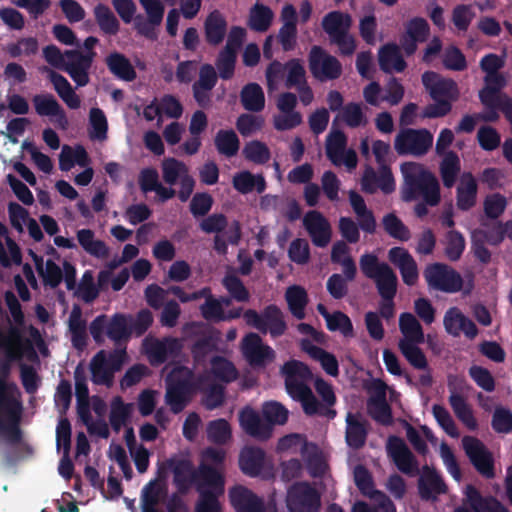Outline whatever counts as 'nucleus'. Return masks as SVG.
<instances>
[{"label":"nucleus","mask_w":512,"mask_h":512,"mask_svg":"<svg viewBox=\"0 0 512 512\" xmlns=\"http://www.w3.org/2000/svg\"><path fill=\"white\" fill-rule=\"evenodd\" d=\"M14 392H0V435L10 445H18L23 439L21 419L22 401Z\"/></svg>","instance_id":"nucleus-6"},{"label":"nucleus","mask_w":512,"mask_h":512,"mask_svg":"<svg viewBox=\"0 0 512 512\" xmlns=\"http://www.w3.org/2000/svg\"><path fill=\"white\" fill-rule=\"evenodd\" d=\"M286 81L285 86L287 88H296L307 82L306 70L302 61L298 58H293L285 63Z\"/></svg>","instance_id":"nucleus-55"},{"label":"nucleus","mask_w":512,"mask_h":512,"mask_svg":"<svg viewBox=\"0 0 512 512\" xmlns=\"http://www.w3.org/2000/svg\"><path fill=\"white\" fill-rule=\"evenodd\" d=\"M240 101L245 110L260 112L265 107V96L263 89L257 83L246 84L240 93Z\"/></svg>","instance_id":"nucleus-40"},{"label":"nucleus","mask_w":512,"mask_h":512,"mask_svg":"<svg viewBox=\"0 0 512 512\" xmlns=\"http://www.w3.org/2000/svg\"><path fill=\"white\" fill-rule=\"evenodd\" d=\"M434 136L426 128L404 127L394 139V149L399 156H425L433 146Z\"/></svg>","instance_id":"nucleus-7"},{"label":"nucleus","mask_w":512,"mask_h":512,"mask_svg":"<svg viewBox=\"0 0 512 512\" xmlns=\"http://www.w3.org/2000/svg\"><path fill=\"white\" fill-rule=\"evenodd\" d=\"M193 372L181 367L174 369L167 379L165 402L174 414L182 412L196 391Z\"/></svg>","instance_id":"nucleus-5"},{"label":"nucleus","mask_w":512,"mask_h":512,"mask_svg":"<svg viewBox=\"0 0 512 512\" xmlns=\"http://www.w3.org/2000/svg\"><path fill=\"white\" fill-rule=\"evenodd\" d=\"M211 373L213 376L224 383H231L238 378V371L235 365L223 356H214L211 361Z\"/></svg>","instance_id":"nucleus-48"},{"label":"nucleus","mask_w":512,"mask_h":512,"mask_svg":"<svg viewBox=\"0 0 512 512\" xmlns=\"http://www.w3.org/2000/svg\"><path fill=\"white\" fill-rule=\"evenodd\" d=\"M347 137L344 132L335 130L329 133L326 138V155L336 166L342 163V156L345 153Z\"/></svg>","instance_id":"nucleus-46"},{"label":"nucleus","mask_w":512,"mask_h":512,"mask_svg":"<svg viewBox=\"0 0 512 512\" xmlns=\"http://www.w3.org/2000/svg\"><path fill=\"white\" fill-rule=\"evenodd\" d=\"M180 350L179 340L173 337L155 339L146 347V353L152 365L165 363L169 357L177 356Z\"/></svg>","instance_id":"nucleus-23"},{"label":"nucleus","mask_w":512,"mask_h":512,"mask_svg":"<svg viewBox=\"0 0 512 512\" xmlns=\"http://www.w3.org/2000/svg\"><path fill=\"white\" fill-rule=\"evenodd\" d=\"M381 384L380 394L371 398L368 402V410L370 416L378 423L382 425H390L393 421L392 409L388 404L385 396L386 385L384 383Z\"/></svg>","instance_id":"nucleus-36"},{"label":"nucleus","mask_w":512,"mask_h":512,"mask_svg":"<svg viewBox=\"0 0 512 512\" xmlns=\"http://www.w3.org/2000/svg\"><path fill=\"white\" fill-rule=\"evenodd\" d=\"M285 378V389L287 394L297 402L301 403L304 413L308 416L320 415L328 419L336 416V410L321 404L313 394L312 389L306 383L313 378L311 369L305 363L298 360H289L281 368Z\"/></svg>","instance_id":"nucleus-1"},{"label":"nucleus","mask_w":512,"mask_h":512,"mask_svg":"<svg viewBox=\"0 0 512 512\" xmlns=\"http://www.w3.org/2000/svg\"><path fill=\"white\" fill-rule=\"evenodd\" d=\"M462 446L475 470L485 479H493L496 475L495 461L486 445L474 436H464Z\"/></svg>","instance_id":"nucleus-11"},{"label":"nucleus","mask_w":512,"mask_h":512,"mask_svg":"<svg viewBox=\"0 0 512 512\" xmlns=\"http://www.w3.org/2000/svg\"><path fill=\"white\" fill-rule=\"evenodd\" d=\"M91 380L97 385H111L114 372L108 366L107 357L104 350L99 351L90 363Z\"/></svg>","instance_id":"nucleus-39"},{"label":"nucleus","mask_w":512,"mask_h":512,"mask_svg":"<svg viewBox=\"0 0 512 512\" xmlns=\"http://www.w3.org/2000/svg\"><path fill=\"white\" fill-rule=\"evenodd\" d=\"M227 21L219 10H213L204 21L205 41L210 46L220 45L227 34Z\"/></svg>","instance_id":"nucleus-27"},{"label":"nucleus","mask_w":512,"mask_h":512,"mask_svg":"<svg viewBox=\"0 0 512 512\" xmlns=\"http://www.w3.org/2000/svg\"><path fill=\"white\" fill-rule=\"evenodd\" d=\"M131 334L126 315L121 313L114 314L106 327L108 338L119 344L122 340H127Z\"/></svg>","instance_id":"nucleus-50"},{"label":"nucleus","mask_w":512,"mask_h":512,"mask_svg":"<svg viewBox=\"0 0 512 512\" xmlns=\"http://www.w3.org/2000/svg\"><path fill=\"white\" fill-rule=\"evenodd\" d=\"M91 126L90 137L104 140L107 137L108 122L104 112L100 108H91L89 112Z\"/></svg>","instance_id":"nucleus-63"},{"label":"nucleus","mask_w":512,"mask_h":512,"mask_svg":"<svg viewBox=\"0 0 512 512\" xmlns=\"http://www.w3.org/2000/svg\"><path fill=\"white\" fill-rule=\"evenodd\" d=\"M477 188L472 173H464L457 187L456 204L459 210L468 211L476 204Z\"/></svg>","instance_id":"nucleus-29"},{"label":"nucleus","mask_w":512,"mask_h":512,"mask_svg":"<svg viewBox=\"0 0 512 512\" xmlns=\"http://www.w3.org/2000/svg\"><path fill=\"white\" fill-rule=\"evenodd\" d=\"M243 317L247 325L262 334L269 332L273 338L282 336L287 330L283 312L275 304L266 306L260 314L256 310L248 309L244 312Z\"/></svg>","instance_id":"nucleus-8"},{"label":"nucleus","mask_w":512,"mask_h":512,"mask_svg":"<svg viewBox=\"0 0 512 512\" xmlns=\"http://www.w3.org/2000/svg\"><path fill=\"white\" fill-rule=\"evenodd\" d=\"M131 404L123 402L121 397H116L111 404V411L109 415V421L112 429L115 432H119L122 426L125 425L126 421L130 417Z\"/></svg>","instance_id":"nucleus-56"},{"label":"nucleus","mask_w":512,"mask_h":512,"mask_svg":"<svg viewBox=\"0 0 512 512\" xmlns=\"http://www.w3.org/2000/svg\"><path fill=\"white\" fill-rule=\"evenodd\" d=\"M42 72L47 73L49 81L52 83L54 90L61 100L70 108L78 109L81 105L80 97L75 93L69 81L60 73L43 67Z\"/></svg>","instance_id":"nucleus-26"},{"label":"nucleus","mask_w":512,"mask_h":512,"mask_svg":"<svg viewBox=\"0 0 512 512\" xmlns=\"http://www.w3.org/2000/svg\"><path fill=\"white\" fill-rule=\"evenodd\" d=\"M22 342V334L20 329L17 327H11L9 329V337L6 338L0 331V346H7L6 360L0 364V377L8 379L11 373V361L18 360L22 357L20 349L14 352L10 346L17 345L20 347Z\"/></svg>","instance_id":"nucleus-28"},{"label":"nucleus","mask_w":512,"mask_h":512,"mask_svg":"<svg viewBox=\"0 0 512 512\" xmlns=\"http://www.w3.org/2000/svg\"><path fill=\"white\" fill-rule=\"evenodd\" d=\"M359 266L363 275L374 281L382 300L395 298L398 278L386 262L379 261L373 253H365L360 257Z\"/></svg>","instance_id":"nucleus-4"},{"label":"nucleus","mask_w":512,"mask_h":512,"mask_svg":"<svg viewBox=\"0 0 512 512\" xmlns=\"http://www.w3.org/2000/svg\"><path fill=\"white\" fill-rule=\"evenodd\" d=\"M491 426L497 433H510L512 431V412L510 409L498 406L495 408Z\"/></svg>","instance_id":"nucleus-64"},{"label":"nucleus","mask_w":512,"mask_h":512,"mask_svg":"<svg viewBox=\"0 0 512 512\" xmlns=\"http://www.w3.org/2000/svg\"><path fill=\"white\" fill-rule=\"evenodd\" d=\"M169 468L173 473V483L180 494H186L198 479L191 461L187 459H170Z\"/></svg>","instance_id":"nucleus-22"},{"label":"nucleus","mask_w":512,"mask_h":512,"mask_svg":"<svg viewBox=\"0 0 512 512\" xmlns=\"http://www.w3.org/2000/svg\"><path fill=\"white\" fill-rule=\"evenodd\" d=\"M108 70L116 78L131 82L136 79L137 73L130 60L120 52H112L105 58Z\"/></svg>","instance_id":"nucleus-31"},{"label":"nucleus","mask_w":512,"mask_h":512,"mask_svg":"<svg viewBox=\"0 0 512 512\" xmlns=\"http://www.w3.org/2000/svg\"><path fill=\"white\" fill-rule=\"evenodd\" d=\"M445 255L450 261H457L461 258L466 242L463 234L458 230H449L445 235Z\"/></svg>","instance_id":"nucleus-54"},{"label":"nucleus","mask_w":512,"mask_h":512,"mask_svg":"<svg viewBox=\"0 0 512 512\" xmlns=\"http://www.w3.org/2000/svg\"><path fill=\"white\" fill-rule=\"evenodd\" d=\"M442 157L439 172L444 187L450 189L455 185L461 171V161L458 154L452 150Z\"/></svg>","instance_id":"nucleus-35"},{"label":"nucleus","mask_w":512,"mask_h":512,"mask_svg":"<svg viewBox=\"0 0 512 512\" xmlns=\"http://www.w3.org/2000/svg\"><path fill=\"white\" fill-rule=\"evenodd\" d=\"M285 298L291 314L298 320L305 317V308L308 303L306 290L298 285L290 286L285 293Z\"/></svg>","instance_id":"nucleus-44"},{"label":"nucleus","mask_w":512,"mask_h":512,"mask_svg":"<svg viewBox=\"0 0 512 512\" xmlns=\"http://www.w3.org/2000/svg\"><path fill=\"white\" fill-rule=\"evenodd\" d=\"M272 9L264 4L256 3L250 8L248 26L256 32H266L273 21Z\"/></svg>","instance_id":"nucleus-42"},{"label":"nucleus","mask_w":512,"mask_h":512,"mask_svg":"<svg viewBox=\"0 0 512 512\" xmlns=\"http://www.w3.org/2000/svg\"><path fill=\"white\" fill-rule=\"evenodd\" d=\"M303 225L315 246L324 248L329 244L331 225L322 213L317 210L308 211L303 218Z\"/></svg>","instance_id":"nucleus-19"},{"label":"nucleus","mask_w":512,"mask_h":512,"mask_svg":"<svg viewBox=\"0 0 512 512\" xmlns=\"http://www.w3.org/2000/svg\"><path fill=\"white\" fill-rule=\"evenodd\" d=\"M229 499L236 512H268L264 500L253 491L242 485L229 490Z\"/></svg>","instance_id":"nucleus-20"},{"label":"nucleus","mask_w":512,"mask_h":512,"mask_svg":"<svg viewBox=\"0 0 512 512\" xmlns=\"http://www.w3.org/2000/svg\"><path fill=\"white\" fill-rule=\"evenodd\" d=\"M242 354L254 369L265 368L275 360V351L257 333H248L242 340Z\"/></svg>","instance_id":"nucleus-13"},{"label":"nucleus","mask_w":512,"mask_h":512,"mask_svg":"<svg viewBox=\"0 0 512 512\" xmlns=\"http://www.w3.org/2000/svg\"><path fill=\"white\" fill-rule=\"evenodd\" d=\"M309 70L319 81L335 80L342 74L340 61L328 54L321 46H313L308 55Z\"/></svg>","instance_id":"nucleus-12"},{"label":"nucleus","mask_w":512,"mask_h":512,"mask_svg":"<svg viewBox=\"0 0 512 512\" xmlns=\"http://www.w3.org/2000/svg\"><path fill=\"white\" fill-rule=\"evenodd\" d=\"M90 69L76 58H67L63 71L71 77L78 87H84L90 82Z\"/></svg>","instance_id":"nucleus-58"},{"label":"nucleus","mask_w":512,"mask_h":512,"mask_svg":"<svg viewBox=\"0 0 512 512\" xmlns=\"http://www.w3.org/2000/svg\"><path fill=\"white\" fill-rule=\"evenodd\" d=\"M382 226L384 231L396 240L406 242L411 238L410 229L395 213L386 214L382 218Z\"/></svg>","instance_id":"nucleus-49"},{"label":"nucleus","mask_w":512,"mask_h":512,"mask_svg":"<svg viewBox=\"0 0 512 512\" xmlns=\"http://www.w3.org/2000/svg\"><path fill=\"white\" fill-rule=\"evenodd\" d=\"M207 437L215 444L223 445L231 438V427L227 420L217 419L209 422L207 426Z\"/></svg>","instance_id":"nucleus-60"},{"label":"nucleus","mask_w":512,"mask_h":512,"mask_svg":"<svg viewBox=\"0 0 512 512\" xmlns=\"http://www.w3.org/2000/svg\"><path fill=\"white\" fill-rule=\"evenodd\" d=\"M421 471L418 479V492L422 500H436L438 495L447 492V485L434 467L424 465Z\"/></svg>","instance_id":"nucleus-21"},{"label":"nucleus","mask_w":512,"mask_h":512,"mask_svg":"<svg viewBox=\"0 0 512 512\" xmlns=\"http://www.w3.org/2000/svg\"><path fill=\"white\" fill-rule=\"evenodd\" d=\"M222 285L234 300L238 302L249 301L250 293L238 276L234 274L225 275L222 279Z\"/></svg>","instance_id":"nucleus-62"},{"label":"nucleus","mask_w":512,"mask_h":512,"mask_svg":"<svg viewBox=\"0 0 512 512\" xmlns=\"http://www.w3.org/2000/svg\"><path fill=\"white\" fill-rule=\"evenodd\" d=\"M403 174L402 199L411 202L422 199L429 206L440 203V184L437 177L421 164L407 162L401 165Z\"/></svg>","instance_id":"nucleus-2"},{"label":"nucleus","mask_w":512,"mask_h":512,"mask_svg":"<svg viewBox=\"0 0 512 512\" xmlns=\"http://www.w3.org/2000/svg\"><path fill=\"white\" fill-rule=\"evenodd\" d=\"M32 103L37 115L50 117L53 124L59 129H68L69 121L67 114L52 94H37L33 96Z\"/></svg>","instance_id":"nucleus-16"},{"label":"nucleus","mask_w":512,"mask_h":512,"mask_svg":"<svg viewBox=\"0 0 512 512\" xmlns=\"http://www.w3.org/2000/svg\"><path fill=\"white\" fill-rule=\"evenodd\" d=\"M379 66L385 73L392 71L403 72L407 63L399 52L395 44H386L379 51Z\"/></svg>","instance_id":"nucleus-33"},{"label":"nucleus","mask_w":512,"mask_h":512,"mask_svg":"<svg viewBox=\"0 0 512 512\" xmlns=\"http://www.w3.org/2000/svg\"><path fill=\"white\" fill-rule=\"evenodd\" d=\"M423 276L429 288L446 292L456 293L463 287L461 275L444 263H432L426 266Z\"/></svg>","instance_id":"nucleus-10"},{"label":"nucleus","mask_w":512,"mask_h":512,"mask_svg":"<svg viewBox=\"0 0 512 512\" xmlns=\"http://www.w3.org/2000/svg\"><path fill=\"white\" fill-rule=\"evenodd\" d=\"M421 80L425 90L435 102L428 104L423 109L421 117L434 119L449 114L452 110V103L457 101L460 95L457 83L434 71L424 72Z\"/></svg>","instance_id":"nucleus-3"},{"label":"nucleus","mask_w":512,"mask_h":512,"mask_svg":"<svg viewBox=\"0 0 512 512\" xmlns=\"http://www.w3.org/2000/svg\"><path fill=\"white\" fill-rule=\"evenodd\" d=\"M386 452L400 472L409 476L419 473V463L401 437L389 436L386 442Z\"/></svg>","instance_id":"nucleus-14"},{"label":"nucleus","mask_w":512,"mask_h":512,"mask_svg":"<svg viewBox=\"0 0 512 512\" xmlns=\"http://www.w3.org/2000/svg\"><path fill=\"white\" fill-rule=\"evenodd\" d=\"M232 184L236 191L244 195L254 190L261 194L266 189V181L263 175H254L247 170L236 173L233 176Z\"/></svg>","instance_id":"nucleus-34"},{"label":"nucleus","mask_w":512,"mask_h":512,"mask_svg":"<svg viewBox=\"0 0 512 512\" xmlns=\"http://www.w3.org/2000/svg\"><path fill=\"white\" fill-rule=\"evenodd\" d=\"M322 28L329 39L350 32L352 17L349 13L334 10L328 12L322 19Z\"/></svg>","instance_id":"nucleus-30"},{"label":"nucleus","mask_w":512,"mask_h":512,"mask_svg":"<svg viewBox=\"0 0 512 512\" xmlns=\"http://www.w3.org/2000/svg\"><path fill=\"white\" fill-rule=\"evenodd\" d=\"M311 358L319 361L323 370L330 376H337L339 374V364L337 358L324 350L323 348L311 345L307 350Z\"/></svg>","instance_id":"nucleus-51"},{"label":"nucleus","mask_w":512,"mask_h":512,"mask_svg":"<svg viewBox=\"0 0 512 512\" xmlns=\"http://www.w3.org/2000/svg\"><path fill=\"white\" fill-rule=\"evenodd\" d=\"M239 421L242 429L251 437L258 440H267L272 435V427L263 421L259 414L251 408L241 411Z\"/></svg>","instance_id":"nucleus-24"},{"label":"nucleus","mask_w":512,"mask_h":512,"mask_svg":"<svg viewBox=\"0 0 512 512\" xmlns=\"http://www.w3.org/2000/svg\"><path fill=\"white\" fill-rule=\"evenodd\" d=\"M214 145L220 155L232 158L240 149V140L233 129H220L215 135Z\"/></svg>","instance_id":"nucleus-41"},{"label":"nucleus","mask_w":512,"mask_h":512,"mask_svg":"<svg viewBox=\"0 0 512 512\" xmlns=\"http://www.w3.org/2000/svg\"><path fill=\"white\" fill-rule=\"evenodd\" d=\"M243 155L248 161L260 165L266 164L271 157L267 145L258 140L247 143L243 149Z\"/></svg>","instance_id":"nucleus-57"},{"label":"nucleus","mask_w":512,"mask_h":512,"mask_svg":"<svg viewBox=\"0 0 512 512\" xmlns=\"http://www.w3.org/2000/svg\"><path fill=\"white\" fill-rule=\"evenodd\" d=\"M286 507L289 512H319L321 494L309 482H295L287 490Z\"/></svg>","instance_id":"nucleus-9"},{"label":"nucleus","mask_w":512,"mask_h":512,"mask_svg":"<svg viewBox=\"0 0 512 512\" xmlns=\"http://www.w3.org/2000/svg\"><path fill=\"white\" fill-rule=\"evenodd\" d=\"M94 18L100 31L107 36H115L120 31V22L105 4L99 3L93 10Z\"/></svg>","instance_id":"nucleus-37"},{"label":"nucleus","mask_w":512,"mask_h":512,"mask_svg":"<svg viewBox=\"0 0 512 512\" xmlns=\"http://www.w3.org/2000/svg\"><path fill=\"white\" fill-rule=\"evenodd\" d=\"M187 173V166L175 158L165 159L162 163L163 180L171 186L175 185L178 179Z\"/></svg>","instance_id":"nucleus-61"},{"label":"nucleus","mask_w":512,"mask_h":512,"mask_svg":"<svg viewBox=\"0 0 512 512\" xmlns=\"http://www.w3.org/2000/svg\"><path fill=\"white\" fill-rule=\"evenodd\" d=\"M345 441L348 447L359 450L366 444L370 423L360 412H348L345 418Z\"/></svg>","instance_id":"nucleus-18"},{"label":"nucleus","mask_w":512,"mask_h":512,"mask_svg":"<svg viewBox=\"0 0 512 512\" xmlns=\"http://www.w3.org/2000/svg\"><path fill=\"white\" fill-rule=\"evenodd\" d=\"M443 325L445 331L453 337L463 334L467 339L473 340L479 333L476 324L458 307H450L445 312Z\"/></svg>","instance_id":"nucleus-17"},{"label":"nucleus","mask_w":512,"mask_h":512,"mask_svg":"<svg viewBox=\"0 0 512 512\" xmlns=\"http://www.w3.org/2000/svg\"><path fill=\"white\" fill-rule=\"evenodd\" d=\"M484 229L475 230L473 232L474 238L479 237L483 241H486L492 246H498L505 239V224L496 222L488 224L486 222L481 223Z\"/></svg>","instance_id":"nucleus-52"},{"label":"nucleus","mask_w":512,"mask_h":512,"mask_svg":"<svg viewBox=\"0 0 512 512\" xmlns=\"http://www.w3.org/2000/svg\"><path fill=\"white\" fill-rule=\"evenodd\" d=\"M77 240L85 252L96 258L104 259L109 255V249L102 240L95 239V233L91 229L77 231Z\"/></svg>","instance_id":"nucleus-38"},{"label":"nucleus","mask_w":512,"mask_h":512,"mask_svg":"<svg viewBox=\"0 0 512 512\" xmlns=\"http://www.w3.org/2000/svg\"><path fill=\"white\" fill-rule=\"evenodd\" d=\"M237 53L222 49L215 61L218 75L223 80H230L234 76Z\"/></svg>","instance_id":"nucleus-59"},{"label":"nucleus","mask_w":512,"mask_h":512,"mask_svg":"<svg viewBox=\"0 0 512 512\" xmlns=\"http://www.w3.org/2000/svg\"><path fill=\"white\" fill-rule=\"evenodd\" d=\"M464 494L467 503L474 512H510L496 497H483L472 484L466 486Z\"/></svg>","instance_id":"nucleus-25"},{"label":"nucleus","mask_w":512,"mask_h":512,"mask_svg":"<svg viewBox=\"0 0 512 512\" xmlns=\"http://www.w3.org/2000/svg\"><path fill=\"white\" fill-rule=\"evenodd\" d=\"M449 404L456 417L469 429L474 430L477 427V421L473 415L472 409L466 399L458 394L451 393L449 396Z\"/></svg>","instance_id":"nucleus-47"},{"label":"nucleus","mask_w":512,"mask_h":512,"mask_svg":"<svg viewBox=\"0 0 512 512\" xmlns=\"http://www.w3.org/2000/svg\"><path fill=\"white\" fill-rule=\"evenodd\" d=\"M399 328L403 334V338L399 341L408 342H424V331L420 322L416 317L404 312L399 317Z\"/></svg>","instance_id":"nucleus-43"},{"label":"nucleus","mask_w":512,"mask_h":512,"mask_svg":"<svg viewBox=\"0 0 512 512\" xmlns=\"http://www.w3.org/2000/svg\"><path fill=\"white\" fill-rule=\"evenodd\" d=\"M475 16L476 13L473 5L458 4L452 10L451 22L459 32H466Z\"/></svg>","instance_id":"nucleus-53"},{"label":"nucleus","mask_w":512,"mask_h":512,"mask_svg":"<svg viewBox=\"0 0 512 512\" xmlns=\"http://www.w3.org/2000/svg\"><path fill=\"white\" fill-rule=\"evenodd\" d=\"M430 25L423 17H413L404 24V32L400 36L399 43L403 53L410 57L418 49V44L424 43L430 36Z\"/></svg>","instance_id":"nucleus-15"},{"label":"nucleus","mask_w":512,"mask_h":512,"mask_svg":"<svg viewBox=\"0 0 512 512\" xmlns=\"http://www.w3.org/2000/svg\"><path fill=\"white\" fill-rule=\"evenodd\" d=\"M264 460L265 452L261 448L248 447L240 453L239 466L245 475L256 477L264 466Z\"/></svg>","instance_id":"nucleus-32"},{"label":"nucleus","mask_w":512,"mask_h":512,"mask_svg":"<svg viewBox=\"0 0 512 512\" xmlns=\"http://www.w3.org/2000/svg\"><path fill=\"white\" fill-rule=\"evenodd\" d=\"M423 342H398V348L406 361L415 369L418 370H427L428 369V360L426 355L419 347V344Z\"/></svg>","instance_id":"nucleus-45"}]
</instances>
